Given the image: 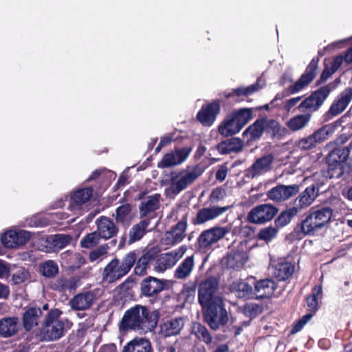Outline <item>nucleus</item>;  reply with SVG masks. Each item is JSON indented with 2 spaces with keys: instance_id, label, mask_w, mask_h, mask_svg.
Instances as JSON below:
<instances>
[{
  "instance_id": "obj_1",
  "label": "nucleus",
  "mask_w": 352,
  "mask_h": 352,
  "mask_svg": "<svg viewBox=\"0 0 352 352\" xmlns=\"http://www.w3.org/2000/svg\"><path fill=\"white\" fill-rule=\"evenodd\" d=\"M157 316L146 306L137 305L127 309L121 320L120 329L123 331H135L147 332L155 328Z\"/></svg>"
},
{
  "instance_id": "obj_2",
  "label": "nucleus",
  "mask_w": 352,
  "mask_h": 352,
  "mask_svg": "<svg viewBox=\"0 0 352 352\" xmlns=\"http://www.w3.org/2000/svg\"><path fill=\"white\" fill-rule=\"evenodd\" d=\"M137 260L135 251L127 253L122 259L115 258L104 267L102 279L109 283H113L126 275L134 266Z\"/></svg>"
},
{
  "instance_id": "obj_3",
  "label": "nucleus",
  "mask_w": 352,
  "mask_h": 352,
  "mask_svg": "<svg viewBox=\"0 0 352 352\" xmlns=\"http://www.w3.org/2000/svg\"><path fill=\"white\" fill-rule=\"evenodd\" d=\"M204 321L213 330L218 329L228 322V312L222 298L201 305Z\"/></svg>"
},
{
  "instance_id": "obj_4",
  "label": "nucleus",
  "mask_w": 352,
  "mask_h": 352,
  "mask_svg": "<svg viewBox=\"0 0 352 352\" xmlns=\"http://www.w3.org/2000/svg\"><path fill=\"white\" fill-rule=\"evenodd\" d=\"M332 216L333 210L329 207L311 211L301 223V232L304 235L313 234L329 223Z\"/></svg>"
},
{
  "instance_id": "obj_5",
  "label": "nucleus",
  "mask_w": 352,
  "mask_h": 352,
  "mask_svg": "<svg viewBox=\"0 0 352 352\" xmlns=\"http://www.w3.org/2000/svg\"><path fill=\"white\" fill-rule=\"evenodd\" d=\"M62 312L58 309H51L45 316L41 333L48 340H56L64 334L65 322L59 320Z\"/></svg>"
},
{
  "instance_id": "obj_6",
  "label": "nucleus",
  "mask_w": 352,
  "mask_h": 352,
  "mask_svg": "<svg viewBox=\"0 0 352 352\" xmlns=\"http://www.w3.org/2000/svg\"><path fill=\"white\" fill-rule=\"evenodd\" d=\"M201 171L198 166L192 169L182 170L178 173L172 172L170 175V190L174 195H177L200 176Z\"/></svg>"
},
{
  "instance_id": "obj_7",
  "label": "nucleus",
  "mask_w": 352,
  "mask_h": 352,
  "mask_svg": "<svg viewBox=\"0 0 352 352\" xmlns=\"http://www.w3.org/2000/svg\"><path fill=\"white\" fill-rule=\"evenodd\" d=\"M242 129V108L228 114L218 126V132L223 137L238 133Z\"/></svg>"
},
{
  "instance_id": "obj_8",
  "label": "nucleus",
  "mask_w": 352,
  "mask_h": 352,
  "mask_svg": "<svg viewBox=\"0 0 352 352\" xmlns=\"http://www.w3.org/2000/svg\"><path fill=\"white\" fill-rule=\"evenodd\" d=\"M227 230L222 227H213L204 230L197 240V248L199 252L206 253L212 245L222 239Z\"/></svg>"
},
{
  "instance_id": "obj_9",
  "label": "nucleus",
  "mask_w": 352,
  "mask_h": 352,
  "mask_svg": "<svg viewBox=\"0 0 352 352\" xmlns=\"http://www.w3.org/2000/svg\"><path fill=\"white\" fill-rule=\"evenodd\" d=\"M135 251L137 253V260L135 263L134 274L138 276H144L147 273V270L151 267V265L156 261L160 250L157 246L151 247L144 250L140 256H139L140 251Z\"/></svg>"
},
{
  "instance_id": "obj_10",
  "label": "nucleus",
  "mask_w": 352,
  "mask_h": 352,
  "mask_svg": "<svg viewBox=\"0 0 352 352\" xmlns=\"http://www.w3.org/2000/svg\"><path fill=\"white\" fill-rule=\"evenodd\" d=\"M219 280L214 276H210L201 280L198 286V302L205 305L211 302L216 298H221L215 295L219 287Z\"/></svg>"
},
{
  "instance_id": "obj_11",
  "label": "nucleus",
  "mask_w": 352,
  "mask_h": 352,
  "mask_svg": "<svg viewBox=\"0 0 352 352\" xmlns=\"http://www.w3.org/2000/svg\"><path fill=\"white\" fill-rule=\"evenodd\" d=\"M147 193L148 191L144 190L138 195V199L141 200L139 205L140 218L146 217L155 213L160 207L161 195L155 193L146 197Z\"/></svg>"
},
{
  "instance_id": "obj_12",
  "label": "nucleus",
  "mask_w": 352,
  "mask_h": 352,
  "mask_svg": "<svg viewBox=\"0 0 352 352\" xmlns=\"http://www.w3.org/2000/svg\"><path fill=\"white\" fill-rule=\"evenodd\" d=\"M277 212V208L272 205L261 204L251 210L248 220L254 223H263L272 219Z\"/></svg>"
},
{
  "instance_id": "obj_13",
  "label": "nucleus",
  "mask_w": 352,
  "mask_h": 352,
  "mask_svg": "<svg viewBox=\"0 0 352 352\" xmlns=\"http://www.w3.org/2000/svg\"><path fill=\"white\" fill-rule=\"evenodd\" d=\"M318 58H314L300 78L289 87L292 94L297 93L307 87L316 76Z\"/></svg>"
},
{
  "instance_id": "obj_14",
  "label": "nucleus",
  "mask_w": 352,
  "mask_h": 352,
  "mask_svg": "<svg viewBox=\"0 0 352 352\" xmlns=\"http://www.w3.org/2000/svg\"><path fill=\"white\" fill-rule=\"evenodd\" d=\"M221 109L220 102L218 100L203 105L197 114V119L204 126H210L214 122Z\"/></svg>"
},
{
  "instance_id": "obj_15",
  "label": "nucleus",
  "mask_w": 352,
  "mask_h": 352,
  "mask_svg": "<svg viewBox=\"0 0 352 352\" xmlns=\"http://www.w3.org/2000/svg\"><path fill=\"white\" fill-rule=\"evenodd\" d=\"M300 190L298 184L278 185L267 192V197L275 202H283L296 195Z\"/></svg>"
},
{
  "instance_id": "obj_16",
  "label": "nucleus",
  "mask_w": 352,
  "mask_h": 352,
  "mask_svg": "<svg viewBox=\"0 0 352 352\" xmlns=\"http://www.w3.org/2000/svg\"><path fill=\"white\" fill-rule=\"evenodd\" d=\"M318 195V189L314 185L307 187L293 201V208L299 213L311 206Z\"/></svg>"
},
{
  "instance_id": "obj_17",
  "label": "nucleus",
  "mask_w": 352,
  "mask_h": 352,
  "mask_svg": "<svg viewBox=\"0 0 352 352\" xmlns=\"http://www.w3.org/2000/svg\"><path fill=\"white\" fill-rule=\"evenodd\" d=\"M186 250L185 245H182L178 249L162 254L160 256L158 255L156 259L158 267L161 270L171 268L184 256Z\"/></svg>"
},
{
  "instance_id": "obj_18",
  "label": "nucleus",
  "mask_w": 352,
  "mask_h": 352,
  "mask_svg": "<svg viewBox=\"0 0 352 352\" xmlns=\"http://www.w3.org/2000/svg\"><path fill=\"white\" fill-rule=\"evenodd\" d=\"M96 223L97 226V232L102 239L105 240L115 236L118 232V226L113 220L107 217L101 216L97 219Z\"/></svg>"
},
{
  "instance_id": "obj_19",
  "label": "nucleus",
  "mask_w": 352,
  "mask_h": 352,
  "mask_svg": "<svg viewBox=\"0 0 352 352\" xmlns=\"http://www.w3.org/2000/svg\"><path fill=\"white\" fill-rule=\"evenodd\" d=\"M228 209V207H210L200 209L195 218L192 219L191 223L196 225H201L208 221L215 219Z\"/></svg>"
},
{
  "instance_id": "obj_20",
  "label": "nucleus",
  "mask_w": 352,
  "mask_h": 352,
  "mask_svg": "<svg viewBox=\"0 0 352 352\" xmlns=\"http://www.w3.org/2000/svg\"><path fill=\"white\" fill-rule=\"evenodd\" d=\"M188 213H186L177 224L173 226L166 234L170 235L171 238L166 236L168 240V244H176L181 242L186 236V231L188 226Z\"/></svg>"
},
{
  "instance_id": "obj_21",
  "label": "nucleus",
  "mask_w": 352,
  "mask_h": 352,
  "mask_svg": "<svg viewBox=\"0 0 352 352\" xmlns=\"http://www.w3.org/2000/svg\"><path fill=\"white\" fill-rule=\"evenodd\" d=\"M93 192L92 187L80 188L74 191L70 196L69 208L71 210L80 209L82 205L90 199Z\"/></svg>"
},
{
  "instance_id": "obj_22",
  "label": "nucleus",
  "mask_w": 352,
  "mask_h": 352,
  "mask_svg": "<svg viewBox=\"0 0 352 352\" xmlns=\"http://www.w3.org/2000/svg\"><path fill=\"white\" fill-rule=\"evenodd\" d=\"M352 100V88L344 89L331 105L328 113L331 116H336L341 113Z\"/></svg>"
},
{
  "instance_id": "obj_23",
  "label": "nucleus",
  "mask_w": 352,
  "mask_h": 352,
  "mask_svg": "<svg viewBox=\"0 0 352 352\" xmlns=\"http://www.w3.org/2000/svg\"><path fill=\"white\" fill-rule=\"evenodd\" d=\"M166 285L165 280L148 276L141 283V291L146 296H153L164 289Z\"/></svg>"
},
{
  "instance_id": "obj_24",
  "label": "nucleus",
  "mask_w": 352,
  "mask_h": 352,
  "mask_svg": "<svg viewBox=\"0 0 352 352\" xmlns=\"http://www.w3.org/2000/svg\"><path fill=\"white\" fill-rule=\"evenodd\" d=\"M80 279L81 276H80L69 277L61 276L52 285V288L60 292L74 291L79 286Z\"/></svg>"
},
{
  "instance_id": "obj_25",
  "label": "nucleus",
  "mask_w": 352,
  "mask_h": 352,
  "mask_svg": "<svg viewBox=\"0 0 352 352\" xmlns=\"http://www.w3.org/2000/svg\"><path fill=\"white\" fill-rule=\"evenodd\" d=\"M270 270L272 276L278 280H285L293 274L294 267L288 261L279 260L272 265Z\"/></svg>"
},
{
  "instance_id": "obj_26",
  "label": "nucleus",
  "mask_w": 352,
  "mask_h": 352,
  "mask_svg": "<svg viewBox=\"0 0 352 352\" xmlns=\"http://www.w3.org/2000/svg\"><path fill=\"white\" fill-rule=\"evenodd\" d=\"M61 260L62 264L72 271L80 269L86 263V259L81 253L69 250L61 254Z\"/></svg>"
},
{
  "instance_id": "obj_27",
  "label": "nucleus",
  "mask_w": 352,
  "mask_h": 352,
  "mask_svg": "<svg viewBox=\"0 0 352 352\" xmlns=\"http://www.w3.org/2000/svg\"><path fill=\"white\" fill-rule=\"evenodd\" d=\"M223 263L228 269L240 271L242 267V249H230L223 258Z\"/></svg>"
},
{
  "instance_id": "obj_28",
  "label": "nucleus",
  "mask_w": 352,
  "mask_h": 352,
  "mask_svg": "<svg viewBox=\"0 0 352 352\" xmlns=\"http://www.w3.org/2000/svg\"><path fill=\"white\" fill-rule=\"evenodd\" d=\"M151 223L150 218H145L139 223L133 225L129 232V244L140 241L147 232V228Z\"/></svg>"
},
{
  "instance_id": "obj_29",
  "label": "nucleus",
  "mask_w": 352,
  "mask_h": 352,
  "mask_svg": "<svg viewBox=\"0 0 352 352\" xmlns=\"http://www.w3.org/2000/svg\"><path fill=\"white\" fill-rule=\"evenodd\" d=\"M96 299V294L92 292L80 293L72 299V307L76 310H85L93 305Z\"/></svg>"
},
{
  "instance_id": "obj_30",
  "label": "nucleus",
  "mask_w": 352,
  "mask_h": 352,
  "mask_svg": "<svg viewBox=\"0 0 352 352\" xmlns=\"http://www.w3.org/2000/svg\"><path fill=\"white\" fill-rule=\"evenodd\" d=\"M42 315V311L38 307H28L23 314V327L27 331H30L34 326L38 324V319Z\"/></svg>"
},
{
  "instance_id": "obj_31",
  "label": "nucleus",
  "mask_w": 352,
  "mask_h": 352,
  "mask_svg": "<svg viewBox=\"0 0 352 352\" xmlns=\"http://www.w3.org/2000/svg\"><path fill=\"white\" fill-rule=\"evenodd\" d=\"M153 349L149 340L135 338L128 342L122 352H152Z\"/></svg>"
},
{
  "instance_id": "obj_32",
  "label": "nucleus",
  "mask_w": 352,
  "mask_h": 352,
  "mask_svg": "<svg viewBox=\"0 0 352 352\" xmlns=\"http://www.w3.org/2000/svg\"><path fill=\"white\" fill-rule=\"evenodd\" d=\"M256 298H264L270 297L276 288V285L272 279H264L256 281L254 285Z\"/></svg>"
},
{
  "instance_id": "obj_33",
  "label": "nucleus",
  "mask_w": 352,
  "mask_h": 352,
  "mask_svg": "<svg viewBox=\"0 0 352 352\" xmlns=\"http://www.w3.org/2000/svg\"><path fill=\"white\" fill-rule=\"evenodd\" d=\"M263 120L265 129L272 134L273 138L280 140L287 135V129L275 120L266 118H263Z\"/></svg>"
},
{
  "instance_id": "obj_34",
  "label": "nucleus",
  "mask_w": 352,
  "mask_h": 352,
  "mask_svg": "<svg viewBox=\"0 0 352 352\" xmlns=\"http://www.w3.org/2000/svg\"><path fill=\"white\" fill-rule=\"evenodd\" d=\"M264 130L263 118L257 120L243 132V142L246 140L247 144H249L250 142L258 140Z\"/></svg>"
},
{
  "instance_id": "obj_35",
  "label": "nucleus",
  "mask_w": 352,
  "mask_h": 352,
  "mask_svg": "<svg viewBox=\"0 0 352 352\" xmlns=\"http://www.w3.org/2000/svg\"><path fill=\"white\" fill-rule=\"evenodd\" d=\"M242 148V140L239 138H231L221 141L216 146V149L222 155L239 151Z\"/></svg>"
},
{
  "instance_id": "obj_36",
  "label": "nucleus",
  "mask_w": 352,
  "mask_h": 352,
  "mask_svg": "<svg viewBox=\"0 0 352 352\" xmlns=\"http://www.w3.org/2000/svg\"><path fill=\"white\" fill-rule=\"evenodd\" d=\"M18 331V318H4L0 320V336L9 338L15 335Z\"/></svg>"
},
{
  "instance_id": "obj_37",
  "label": "nucleus",
  "mask_w": 352,
  "mask_h": 352,
  "mask_svg": "<svg viewBox=\"0 0 352 352\" xmlns=\"http://www.w3.org/2000/svg\"><path fill=\"white\" fill-rule=\"evenodd\" d=\"M183 325L181 318H171L163 323L161 326V331L166 337L175 336L179 333Z\"/></svg>"
},
{
  "instance_id": "obj_38",
  "label": "nucleus",
  "mask_w": 352,
  "mask_h": 352,
  "mask_svg": "<svg viewBox=\"0 0 352 352\" xmlns=\"http://www.w3.org/2000/svg\"><path fill=\"white\" fill-rule=\"evenodd\" d=\"M351 147L352 142L349 144V146L334 148L329 153L327 157V163L342 164V163L348 159L350 154V148Z\"/></svg>"
},
{
  "instance_id": "obj_39",
  "label": "nucleus",
  "mask_w": 352,
  "mask_h": 352,
  "mask_svg": "<svg viewBox=\"0 0 352 352\" xmlns=\"http://www.w3.org/2000/svg\"><path fill=\"white\" fill-rule=\"evenodd\" d=\"M38 273L47 278H55L59 272L58 264L53 260H47L38 265Z\"/></svg>"
},
{
  "instance_id": "obj_40",
  "label": "nucleus",
  "mask_w": 352,
  "mask_h": 352,
  "mask_svg": "<svg viewBox=\"0 0 352 352\" xmlns=\"http://www.w3.org/2000/svg\"><path fill=\"white\" fill-rule=\"evenodd\" d=\"M194 267L193 255L187 256L177 267L175 271L174 276L176 278H186L191 273Z\"/></svg>"
},
{
  "instance_id": "obj_41",
  "label": "nucleus",
  "mask_w": 352,
  "mask_h": 352,
  "mask_svg": "<svg viewBox=\"0 0 352 352\" xmlns=\"http://www.w3.org/2000/svg\"><path fill=\"white\" fill-rule=\"evenodd\" d=\"M310 118L309 114L298 115L289 119L286 124L293 131H299L308 124Z\"/></svg>"
},
{
  "instance_id": "obj_42",
  "label": "nucleus",
  "mask_w": 352,
  "mask_h": 352,
  "mask_svg": "<svg viewBox=\"0 0 352 352\" xmlns=\"http://www.w3.org/2000/svg\"><path fill=\"white\" fill-rule=\"evenodd\" d=\"M273 161V156L270 154L265 155L257 160L252 166L253 175L266 172L270 169Z\"/></svg>"
},
{
  "instance_id": "obj_43",
  "label": "nucleus",
  "mask_w": 352,
  "mask_h": 352,
  "mask_svg": "<svg viewBox=\"0 0 352 352\" xmlns=\"http://www.w3.org/2000/svg\"><path fill=\"white\" fill-rule=\"evenodd\" d=\"M341 123V120H337L331 124L324 125L315 131L320 142H323L331 136Z\"/></svg>"
},
{
  "instance_id": "obj_44",
  "label": "nucleus",
  "mask_w": 352,
  "mask_h": 352,
  "mask_svg": "<svg viewBox=\"0 0 352 352\" xmlns=\"http://www.w3.org/2000/svg\"><path fill=\"white\" fill-rule=\"evenodd\" d=\"M339 82V80H336L333 82L329 83L325 86L319 88L318 90L314 91L312 94L316 98L320 105L322 104L324 101L327 98L330 93L336 89V84Z\"/></svg>"
},
{
  "instance_id": "obj_45",
  "label": "nucleus",
  "mask_w": 352,
  "mask_h": 352,
  "mask_svg": "<svg viewBox=\"0 0 352 352\" xmlns=\"http://www.w3.org/2000/svg\"><path fill=\"white\" fill-rule=\"evenodd\" d=\"M72 241L69 234H57L50 238L49 242L55 250H60L69 245Z\"/></svg>"
},
{
  "instance_id": "obj_46",
  "label": "nucleus",
  "mask_w": 352,
  "mask_h": 352,
  "mask_svg": "<svg viewBox=\"0 0 352 352\" xmlns=\"http://www.w3.org/2000/svg\"><path fill=\"white\" fill-rule=\"evenodd\" d=\"M319 143L321 142L314 132L313 134L299 140L296 146L300 150L307 151L315 148Z\"/></svg>"
},
{
  "instance_id": "obj_47",
  "label": "nucleus",
  "mask_w": 352,
  "mask_h": 352,
  "mask_svg": "<svg viewBox=\"0 0 352 352\" xmlns=\"http://www.w3.org/2000/svg\"><path fill=\"white\" fill-rule=\"evenodd\" d=\"M322 288L321 285H316L312 294L307 297V302L309 310L315 312L318 307V299L322 298Z\"/></svg>"
},
{
  "instance_id": "obj_48",
  "label": "nucleus",
  "mask_w": 352,
  "mask_h": 352,
  "mask_svg": "<svg viewBox=\"0 0 352 352\" xmlns=\"http://www.w3.org/2000/svg\"><path fill=\"white\" fill-rule=\"evenodd\" d=\"M298 214L297 210L293 207L287 208L280 214L276 219L275 223L277 227H284L289 224L292 219Z\"/></svg>"
},
{
  "instance_id": "obj_49",
  "label": "nucleus",
  "mask_w": 352,
  "mask_h": 352,
  "mask_svg": "<svg viewBox=\"0 0 352 352\" xmlns=\"http://www.w3.org/2000/svg\"><path fill=\"white\" fill-rule=\"evenodd\" d=\"M131 207L129 204H124L116 208V221L122 225L129 224V215L131 212Z\"/></svg>"
},
{
  "instance_id": "obj_50",
  "label": "nucleus",
  "mask_w": 352,
  "mask_h": 352,
  "mask_svg": "<svg viewBox=\"0 0 352 352\" xmlns=\"http://www.w3.org/2000/svg\"><path fill=\"white\" fill-rule=\"evenodd\" d=\"M192 331L198 339L203 340L206 344L211 343L212 336L204 325L199 322L194 324Z\"/></svg>"
},
{
  "instance_id": "obj_51",
  "label": "nucleus",
  "mask_w": 352,
  "mask_h": 352,
  "mask_svg": "<svg viewBox=\"0 0 352 352\" xmlns=\"http://www.w3.org/2000/svg\"><path fill=\"white\" fill-rule=\"evenodd\" d=\"M101 237L97 232H93L86 234L80 241V245L82 248L91 249L96 247L100 242Z\"/></svg>"
},
{
  "instance_id": "obj_52",
  "label": "nucleus",
  "mask_w": 352,
  "mask_h": 352,
  "mask_svg": "<svg viewBox=\"0 0 352 352\" xmlns=\"http://www.w3.org/2000/svg\"><path fill=\"white\" fill-rule=\"evenodd\" d=\"M1 241L4 247L8 248H14L17 247V232L9 230L4 233Z\"/></svg>"
},
{
  "instance_id": "obj_53",
  "label": "nucleus",
  "mask_w": 352,
  "mask_h": 352,
  "mask_svg": "<svg viewBox=\"0 0 352 352\" xmlns=\"http://www.w3.org/2000/svg\"><path fill=\"white\" fill-rule=\"evenodd\" d=\"M318 102V101L316 100V98L313 96V94H311L300 103L298 109L302 111L307 110L310 111H315L321 106Z\"/></svg>"
},
{
  "instance_id": "obj_54",
  "label": "nucleus",
  "mask_w": 352,
  "mask_h": 352,
  "mask_svg": "<svg viewBox=\"0 0 352 352\" xmlns=\"http://www.w3.org/2000/svg\"><path fill=\"white\" fill-rule=\"evenodd\" d=\"M255 284L256 281L252 277L243 282V298H256Z\"/></svg>"
},
{
  "instance_id": "obj_55",
  "label": "nucleus",
  "mask_w": 352,
  "mask_h": 352,
  "mask_svg": "<svg viewBox=\"0 0 352 352\" xmlns=\"http://www.w3.org/2000/svg\"><path fill=\"white\" fill-rule=\"evenodd\" d=\"M177 161L175 153L170 152L166 153L160 162H159L157 166L161 168L171 167L177 165Z\"/></svg>"
},
{
  "instance_id": "obj_56",
  "label": "nucleus",
  "mask_w": 352,
  "mask_h": 352,
  "mask_svg": "<svg viewBox=\"0 0 352 352\" xmlns=\"http://www.w3.org/2000/svg\"><path fill=\"white\" fill-rule=\"evenodd\" d=\"M261 311V308L258 305L254 303H246L243 306V315L250 317V320L246 324H249L251 319L256 317Z\"/></svg>"
},
{
  "instance_id": "obj_57",
  "label": "nucleus",
  "mask_w": 352,
  "mask_h": 352,
  "mask_svg": "<svg viewBox=\"0 0 352 352\" xmlns=\"http://www.w3.org/2000/svg\"><path fill=\"white\" fill-rule=\"evenodd\" d=\"M223 96L231 102H236L241 100L242 97V87H239L231 91H225L223 92Z\"/></svg>"
},
{
  "instance_id": "obj_58",
  "label": "nucleus",
  "mask_w": 352,
  "mask_h": 352,
  "mask_svg": "<svg viewBox=\"0 0 352 352\" xmlns=\"http://www.w3.org/2000/svg\"><path fill=\"white\" fill-rule=\"evenodd\" d=\"M277 232L278 230L276 228L270 226L262 229L258 234V236L262 240L269 241L276 237Z\"/></svg>"
},
{
  "instance_id": "obj_59",
  "label": "nucleus",
  "mask_w": 352,
  "mask_h": 352,
  "mask_svg": "<svg viewBox=\"0 0 352 352\" xmlns=\"http://www.w3.org/2000/svg\"><path fill=\"white\" fill-rule=\"evenodd\" d=\"M328 175L331 178H339L343 174V165L340 164H328Z\"/></svg>"
},
{
  "instance_id": "obj_60",
  "label": "nucleus",
  "mask_w": 352,
  "mask_h": 352,
  "mask_svg": "<svg viewBox=\"0 0 352 352\" xmlns=\"http://www.w3.org/2000/svg\"><path fill=\"white\" fill-rule=\"evenodd\" d=\"M197 284L195 282H189L184 285L182 294L185 296L186 300L194 298L196 292Z\"/></svg>"
},
{
  "instance_id": "obj_61",
  "label": "nucleus",
  "mask_w": 352,
  "mask_h": 352,
  "mask_svg": "<svg viewBox=\"0 0 352 352\" xmlns=\"http://www.w3.org/2000/svg\"><path fill=\"white\" fill-rule=\"evenodd\" d=\"M265 86V81L261 78H259L257 79L256 82L250 85L247 87L245 89H243V95H250L261 88H263Z\"/></svg>"
},
{
  "instance_id": "obj_62",
  "label": "nucleus",
  "mask_w": 352,
  "mask_h": 352,
  "mask_svg": "<svg viewBox=\"0 0 352 352\" xmlns=\"http://www.w3.org/2000/svg\"><path fill=\"white\" fill-rule=\"evenodd\" d=\"M29 276L28 271L18 270L16 273L12 274V280L15 285H19L25 282Z\"/></svg>"
},
{
  "instance_id": "obj_63",
  "label": "nucleus",
  "mask_w": 352,
  "mask_h": 352,
  "mask_svg": "<svg viewBox=\"0 0 352 352\" xmlns=\"http://www.w3.org/2000/svg\"><path fill=\"white\" fill-rule=\"evenodd\" d=\"M225 195V190L221 187H217L212 190L210 195V199L212 202H217L220 200H222L224 198Z\"/></svg>"
},
{
  "instance_id": "obj_64",
  "label": "nucleus",
  "mask_w": 352,
  "mask_h": 352,
  "mask_svg": "<svg viewBox=\"0 0 352 352\" xmlns=\"http://www.w3.org/2000/svg\"><path fill=\"white\" fill-rule=\"evenodd\" d=\"M191 149L187 147L175 149V156L178 164L182 163L188 157Z\"/></svg>"
}]
</instances>
